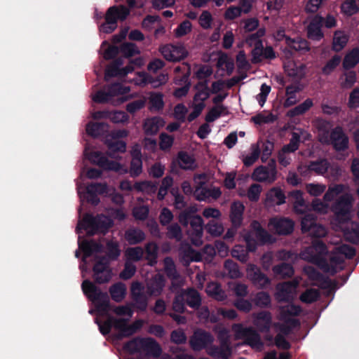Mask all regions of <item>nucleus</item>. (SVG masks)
Segmentation results:
<instances>
[{"mask_svg":"<svg viewBox=\"0 0 359 359\" xmlns=\"http://www.w3.org/2000/svg\"><path fill=\"white\" fill-rule=\"evenodd\" d=\"M164 269L167 276L172 280H175L179 278L175 269V264L171 258L166 257L164 259Z\"/></svg>","mask_w":359,"mask_h":359,"instance_id":"69168bd1","label":"nucleus"},{"mask_svg":"<svg viewBox=\"0 0 359 359\" xmlns=\"http://www.w3.org/2000/svg\"><path fill=\"white\" fill-rule=\"evenodd\" d=\"M184 297L187 299V304L191 308H198L201 302L198 292L195 290H189L187 292H183Z\"/></svg>","mask_w":359,"mask_h":359,"instance_id":"09e8293b","label":"nucleus"},{"mask_svg":"<svg viewBox=\"0 0 359 359\" xmlns=\"http://www.w3.org/2000/svg\"><path fill=\"white\" fill-rule=\"evenodd\" d=\"M212 69L209 65H200L197 67L195 71V78L198 83L196 86V90H208V83L212 75Z\"/></svg>","mask_w":359,"mask_h":359,"instance_id":"5701e85b","label":"nucleus"},{"mask_svg":"<svg viewBox=\"0 0 359 359\" xmlns=\"http://www.w3.org/2000/svg\"><path fill=\"white\" fill-rule=\"evenodd\" d=\"M165 125V121L158 116L147 118L145 120L143 129L146 135H154L158 133L160 128Z\"/></svg>","mask_w":359,"mask_h":359,"instance_id":"72a5a7b5","label":"nucleus"},{"mask_svg":"<svg viewBox=\"0 0 359 359\" xmlns=\"http://www.w3.org/2000/svg\"><path fill=\"white\" fill-rule=\"evenodd\" d=\"M124 348L130 353H142V338H135L130 341L128 342Z\"/></svg>","mask_w":359,"mask_h":359,"instance_id":"052dcab7","label":"nucleus"},{"mask_svg":"<svg viewBox=\"0 0 359 359\" xmlns=\"http://www.w3.org/2000/svg\"><path fill=\"white\" fill-rule=\"evenodd\" d=\"M355 250L353 248H352L350 245H342L339 247H337L335 248V250L333 251L332 255L330 257H335V259H337L338 257H341L342 259V262H344V256L346 258H352L355 255ZM343 269V263H341V268L339 270H341Z\"/></svg>","mask_w":359,"mask_h":359,"instance_id":"ea45409f","label":"nucleus"},{"mask_svg":"<svg viewBox=\"0 0 359 359\" xmlns=\"http://www.w3.org/2000/svg\"><path fill=\"white\" fill-rule=\"evenodd\" d=\"M253 324L260 332H268L271 325V315L268 311H262L253 315Z\"/></svg>","mask_w":359,"mask_h":359,"instance_id":"7c9ffc66","label":"nucleus"},{"mask_svg":"<svg viewBox=\"0 0 359 359\" xmlns=\"http://www.w3.org/2000/svg\"><path fill=\"white\" fill-rule=\"evenodd\" d=\"M309 138L310 135L306 131L299 129L292 133L290 143L284 146L282 149H283L284 151H287L288 153L294 152L298 149L300 140L304 141Z\"/></svg>","mask_w":359,"mask_h":359,"instance_id":"2f4dec72","label":"nucleus"},{"mask_svg":"<svg viewBox=\"0 0 359 359\" xmlns=\"http://www.w3.org/2000/svg\"><path fill=\"white\" fill-rule=\"evenodd\" d=\"M345 186L342 184H334L330 186L323 196V200L327 203L332 201L337 196L343 193Z\"/></svg>","mask_w":359,"mask_h":359,"instance_id":"49530a36","label":"nucleus"},{"mask_svg":"<svg viewBox=\"0 0 359 359\" xmlns=\"http://www.w3.org/2000/svg\"><path fill=\"white\" fill-rule=\"evenodd\" d=\"M327 250L326 245L321 241L313 242L312 245L306 248L300 253V257L306 261L314 263L327 273L334 274L341 268L342 259L330 257L328 264L325 257Z\"/></svg>","mask_w":359,"mask_h":359,"instance_id":"423d86ee","label":"nucleus"},{"mask_svg":"<svg viewBox=\"0 0 359 359\" xmlns=\"http://www.w3.org/2000/svg\"><path fill=\"white\" fill-rule=\"evenodd\" d=\"M206 292L209 296L219 301L223 300L226 297L221 286L216 283H209L206 287Z\"/></svg>","mask_w":359,"mask_h":359,"instance_id":"a18cd8bd","label":"nucleus"},{"mask_svg":"<svg viewBox=\"0 0 359 359\" xmlns=\"http://www.w3.org/2000/svg\"><path fill=\"white\" fill-rule=\"evenodd\" d=\"M300 278H295L292 282L279 284L276 287V298L278 302H287L292 299L297 293V287Z\"/></svg>","mask_w":359,"mask_h":359,"instance_id":"a211bd4d","label":"nucleus"},{"mask_svg":"<svg viewBox=\"0 0 359 359\" xmlns=\"http://www.w3.org/2000/svg\"><path fill=\"white\" fill-rule=\"evenodd\" d=\"M121 53L125 59H128L126 65L123 59H118L110 64L105 70L104 79L109 81L112 77L123 78L133 72L135 67L144 64L142 57H138L134 60L130 57L140 54V50L133 43H124L121 47Z\"/></svg>","mask_w":359,"mask_h":359,"instance_id":"39448f33","label":"nucleus"},{"mask_svg":"<svg viewBox=\"0 0 359 359\" xmlns=\"http://www.w3.org/2000/svg\"><path fill=\"white\" fill-rule=\"evenodd\" d=\"M274 274L280 278L290 277L294 273V269L290 264H281L273 268Z\"/></svg>","mask_w":359,"mask_h":359,"instance_id":"603ef678","label":"nucleus"},{"mask_svg":"<svg viewBox=\"0 0 359 359\" xmlns=\"http://www.w3.org/2000/svg\"><path fill=\"white\" fill-rule=\"evenodd\" d=\"M312 209L319 214H326L330 210V205L327 201L319 198L314 199L311 203Z\"/></svg>","mask_w":359,"mask_h":359,"instance_id":"0e129e2a","label":"nucleus"},{"mask_svg":"<svg viewBox=\"0 0 359 359\" xmlns=\"http://www.w3.org/2000/svg\"><path fill=\"white\" fill-rule=\"evenodd\" d=\"M232 330L236 339H245L246 343L257 351L262 349L264 344L261 338L252 328L244 327L242 325H234Z\"/></svg>","mask_w":359,"mask_h":359,"instance_id":"9b49d317","label":"nucleus"},{"mask_svg":"<svg viewBox=\"0 0 359 359\" xmlns=\"http://www.w3.org/2000/svg\"><path fill=\"white\" fill-rule=\"evenodd\" d=\"M177 163L183 170H194L197 167L193 155L184 151H180L177 154Z\"/></svg>","mask_w":359,"mask_h":359,"instance_id":"c9c22d12","label":"nucleus"},{"mask_svg":"<svg viewBox=\"0 0 359 359\" xmlns=\"http://www.w3.org/2000/svg\"><path fill=\"white\" fill-rule=\"evenodd\" d=\"M290 195L294 200V211L297 213L303 214L306 209V205L303 198L302 192L301 191H292Z\"/></svg>","mask_w":359,"mask_h":359,"instance_id":"79ce46f5","label":"nucleus"},{"mask_svg":"<svg viewBox=\"0 0 359 359\" xmlns=\"http://www.w3.org/2000/svg\"><path fill=\"white\" fill-rule=\"evenodd\" d=\"M244 205L240 201H234L231 205L229 218L232 226L238 228L243 222Z\"/></svg>","mask_w":359,"mask_h":359,"instance_id":"cd10ccee","label":"nucleus"},{"mask_svg":"<svg viewBox=\"0 0 359 359\" xmlns=\"http://www.w3.org/2000/svg\"><path fill=\"white\" fill-rule=\"evenodd\" d=\"M128 132L126 130H118L111 132L104 138V143L109 149V156L115 158V161L109 160L100 151L89 152V149L86 147L84 156L93 163L96 164L102 168L107 170L114 171L118 174H126L128 172L126 164H122L118 161L116 153H124L126 151V143L120 140V138L128 136Z\"/></svg>","mask_w":359,"mask_h":359,"instance_id":"f03ea898","label":"nucleus"},{"mask_svg":"<svg viewBox=\"0 0 359 359\" xmlns=\"http://www.w3.org/2000/svg\"><path fill=\"white\" fill-rule=\"evenodd\" d=\"M246 271L248 277L255 285L259 287H264L270 283L269 279L262 274L255 265H248Z\"/></svg>","mask_w":359,"mask_h":359,"instance_id":"a878e982","label":"nucleus"},{"mask_svg":"<svg viewBox=\"0 0 359 359\" xmlns=\"http://www.w3.org/2000/svg\"><path fill=\"white\" fill-rule=\"evenodd\" d=\"M190 224L191 229L188 234L191 241L194 245L200 246L203 244V220L201 216L196 215L191 217Z\"/></svg>","mask_w":359,"mask_h":359,"instance_id":"aec40b11","label":"nucleus"},{"mask_svg":"<svg viewBox=\"0 0 359 359\" xmlns=\"http://www.w3.org/2000/svg\"><path fill=\"white\" fill-rule=\"evenodd\" d=\"M252 179L259 182L272 183L276 180L277 170L276 161L271 160L267 166H259L252 174Z\"/></svg>","mask_w":359,"mask_h":359,"instance_id":"2eb2a0df","label":"nucleus"},{"mask_svg":"<svg viewBox=\"0 0 359 359\" xmlns=\"http://www.w3.org/2000/svg\"><path fill=\"white\" fill-rule=\"evenodd\" d=\"M251 228L250 231L243 230L241 232V236L247 244L248 251H255L257 245L272 242L271 236L261 226L259 222L253 221L251 223Z\"/></svg>","mask_w":359,"mask_h":359,"instance_id":"0eeeda50","label":"nucleus"},{"mask_svg":"<svg viewBox=\"0 0 359 359\" xmlns=\"http://www.w3.org/2000/svg\"><path fill=\"white\" fill-rule=\"evenodd\" d=\"M134 189L137 191L151 195L156 192L157 187L155 184H153L151 182L143 181L140 182H136L134 184Z\"/></svg>","mask_w":359,"mask_h":359,"instance_id":"864d4df0","label":"nucleus"},{"mask_svg":"<svg viewBox=\"0 0 359 359\" xmlns=\"http://www.w3.org/2000/svg\"><path fill=\"white\" fill-rule=\"evenodd\" d=\"M82 189V186L77 184V191L81 201L86 199L93 205H97L100 202L98 195L107 194L109 191L106 184H92L88 186L86 193L83 192Z\"/></svg>","mask_w":359,"mask_h":359,"instance_id":"4468645a","label":"nucleus"},{"mask_svg":"<svg viewBox=\"0 0 359 359\" xmlns=\"http://www.w3.org/2000/svg\"><path fill=\"white\" fill-rule=\"evenodd\" d=\"M298 170L304 177H307L313 171L318 175L328 178H335L340 174V169L337 165H331L325 159L311 162L309 166H299Z\"/></svg>","mask_w":359,"mask_h":359,"instance_id":"6e6552de","label":"nucleus"},{"mask_svg":"<svg viewBox=\"0 0 359 359\" xmlns=\"http://www.w3.org/2000/svg\"><path fill=\"white\" fill-rule=\"evenodd\" d=\"M259 154V146L257 144H252L251 146V153L243 159L244 165L246 166L252 165L258 159Z\"/></svg>","mask_w":359,"mask_h":359,"instance_id":"680f3d73","label":"nucleus"},{"mask_svg":"<svg viewBox=\"0 0 359 359\" xmlns=\"http://www.w3.org/2000/svg\"><path fill=\"white\" fill-rule=\"evenodd\" d=\"M319 292L316 289H309L300 295V300L306 304L312 303L318 299Z\"/></svg>","mask_w":359,"mask_h":359,"instance_id":"774afa93","label":"nucleus"},{"mask_svg":"<svg viewBox=\"0 0 359 359\" xmlns=\"http://www.w3.org/2000/svg\"><path fill=\"white\" fill-rule=\"evenodd\" d=\"M286 43L291 48L297 51H308L309 47L306 40L298 38L297 39H291L290 38H286Z\"/></svg>","mask_w":359,"mask_h":359,"instance_id":"3c124183","label":"nucleus"},{"mask_svg":"<svg viewBox=\"0 0 359 359\" xmlns=\"http://www.w3.org/2000/svg\"><path fill=\"white\" fill-rule=\"evenodd\" d=\"M210 96L209 91H198L195 95L193 102V111L188 116L189 121H194L196 118H197L203 111L205 107V104L203 102L207 98Z\"/></svg>","mask_w":359,"mask_h":359,"instance_id":"b1692460","label":"nucleus"},{"mask_svg":"<svg viewBox=\"0 0 359 359\" xmlns=\"http://www.w3.org/2000/svg\"><path fill=\"white\" fill-rule=\"evenodd\" d=\"M331 140L334 149L337 151L344 150L348 147V137L341 128H337L332 132Z\"/></svg>","mask_w":359,"mask_h":359,"instance_id":"473e14b6","label":"nucleus"},{"mask_svg":"<svg viewBox=\"0 0 359 359\" xmlns=\"http://www.w3.org/2000/svg\"><path fill=\"white\" fill-rule=\"evenodd\" d=\"M81 287L83 293L96 307L95 311L90 310L89 313L91 314L94 312L97 313V317L95 322L102 334H108L111 327L114 326L123 336L128 337L132 335L142 327L144 321L142 320H137L133 324L128 325V321L126 320L116 319L111 317H108L107 320L102 323L100 318L104 314L107 315L110 310L108 294L100 292L93 283L87 280L83 282Z\"/></svg>","mask_w":359,"mask_h":359,"instance_id":"f257e3e1","label":"nucleus"},{"mask_svg":"<svg viewBox=\"0 0 359 359\" xmlns=\"http://www.w3.org/2000/svg\"><path fill=\"white\" fill-rule=\"evenodd\" d=\"M213 341L214 338L210 334L203 330H197L191 337L189 343L191 347L194 351L206 348L207 351L208 348L212 347V346H209L212 345Z\"/></svg>","mask_w":359,"mask_h":359,"instance_id":"6ab92c4d","label":"nucleus"},{"mask_svg":"<svg viewBox=\"0 0 359 359\" xmlns=\"http://www.w3.org/2000/svg\"><path fill=\"white\" fill-rule=\"evenodd\" d=\"M218 339L220 341L221 346L219 348L212 346L208 348L207 353L217 359H228L231 355V349L229 343V332L226 329L222 327L218 331Z\"/></svg>","mask_w":359,"mask_h":359,"instance_id":"ddd939ff","label":"nucleus"},{"mask_svg":"<svg viewBox=\"0 0 359 359\" xmlns=\"http://www.w3.org/2000/svg\"><path fill=\"white\" fill-rule=\"evenodd\" d=\"M129 14V10L123 6H112L110 7L105 17V22L100 27V32L104 33H111L117 27V20H123Z\"/></svg>","mask_w":359,"mask_h":359,"instance_id":"9d476101","label":"nucleus"},{"mask_svg":"<svg viewBox=\"0 0 359 359\" xmlns=\"http://www.w3.org/2000/svg\"><path fill=\"white\" fill-rule=\"evenodd\" d=\"M196 189L194 192L195 198L198 201H206L210 198L208 195L209 188L205 187L206 176L204 174L196 175L194 177Z\"/></svg>","mask_w":359,"mask_h":359,"instance_id":"393cba45","label":"nucleus"},{"mask_svg":"<svg viewBox=\"0 0 359 359\" xmlns=\"http://www.w3.org/2000/svg\"><path fill=\"white\" fill-rule=\"evenodd\" d=\"M348 37L342 31H336L333 37V49L335 51L341 50L348 42Z\"/></svg>","mask_w":359,"mask_h":359,"instance_id":"37998d69","label":"nucleus"},{"mask_svg":"<svg viewBox=\"0 0 359 359\" xmlns=\"http://www.w3.org/2000/svg\"><path fill=\"white\" fill-rule=\"evenodd\" d=\"M326 189L325 184L309 183L306 185V191L312 196H320Z\"/></svg>","mask_w":359,"mask_h":359,"instance_id":"338daca9","label":"nucleus"},{"mask_svg":"<svg viewBox=\"0 0 359 359\" xmlns=\"http://www.w3.org/2000/svg\"><path fill=\"white\" fill-rule=\"evenodd\" d=\"M302 231L312 237H323L327 234V229L321 224L316 223V217L306 215L302 220Z\"/></svg>","mask_w":359,"mask_h":359,"instance_id":"f3484780","label":"nucleus"},{"mask_svg":"<svg viewBox=\"0 0 359 359\" xmlns=\"http://www.w3.org/2000/svg\"><path fill=\"white\" fill-rule=\"evenodd\" d=\"M126 239L130 244H136L142 241L144 238V233L140 229H130L126 232Z\"/></svg>","mask_w":359,"mask_h":359,"instance_id":"8fccbe9b","label":"nucleus"},{"mask_svg":"<svg viewBox=\"0 0 359 359\" xmlns=\"http://www.w3.org/2000/svg\"><path fill=\"white\" fill-rule=\"evenodd\" d=\"M165 286V280L163 276L158 274L148 283L147 290L149 295L157 296L160 294Z\"/></svg>","mask_w":359,"mask_h":359,"instance_id":"4c0bfd02","label":"nucleus"},{"mask_svg":"<svg viewBox=\"0 0 359 359\" xmlns=\"http://www.w3.org/2000/svg\"><path fill=\"white\" fill-rule=\"evenodd\" d=\"M285 203V196L280 188L273 187L267 192L264 203L266 207L280 205Z\"/></svg>","mask_w":359,"mask_h":359,"instance_id":"bb28decb","label":"nucleus"},{"mask_svg":"<svg viewBox=\"0 0 359 359\" xmlns=\"http://www.w3.org/2000/svg\"><path fill=\"white\" fill-rule=\"evenodd\" d=\"M276 120V116L271 112L263 111L251 118V121L256 125H262L272 123Z\"/></svg>","mask_w":359,"mask_h":359,"instance_id":"de8ad7c7","label":"nucleus"},{"mask_svg":"<svg viewBox=\"0 0 359 359\" xmlns=\"http://www.w3.org/2000/svg\"><path fill=\"white\" fill-rule=\"evenodd\" d=\"M255 36L251 35L247 40L250 46H254L255 48L252 50V62H260L263 58V45L260 40L254 42Z\"/></svg>","mask_w":359,"mask_h":359,"instance_id":"a19ab883","label":"nucleus"},{"mask_svg":"<svg viewBox=\"0 0 359 359\" xmlns=\"http://www.w3.org/2000/svg\"><path fill=\"white\" fill-rule=\"evenodd\" d=\"M305 274L308 276L310 285H317L323 288H325L329 285L328 280L323 278V276L318 273L312 266H306L304 269Z\"/></svg>","mask_w":359,"mask_h":359,"instance_id":"c756f323","label":"nucleus"},{"mask_svg":"<svg viewBox=\"0 0 359 359\" xmlns=\"http://www.w3.org/2000/svg\"><path fill=\"white\" fill-rule=\"evenodd\" d=\"M112 224L113 222L111 218L102 215L94 218L87 215L81 221L79 222L76 232L79 234V250L83 253V264L80 265L83 277L85 276L84 273L88 270L87 259L91 256L96 257L97 254L101 251L102 245L94 241H81L80 236L81 230H85L89 235H93L97 232L104 233Z\"/></svg>","mask_w":359,"mask_h":359,"instance_id":"7ed1b4c3","label":"nucleus"},{"mask_svg":"<svg viewBox=\"0 0 359 359\" xmlns=\"http://www.w3.org/2000/svg\"><path fill=\"white\" fill-rule=\"evenodd\" d=\"M109 292L111 296V298L117 302H119L123 299L126 295V287L124 284L121 283H118L112 285L110 289Z\"/></svg>","mask_w":359,"mask_h":359,"instance_id":"c03bdc74","label":"nucleus"},{"mask_svg":"<svg viewBox=\"0 0 359 359\" xmlns=\"http://www.w3.org/2000/svg\"><path fill=\"white\" fill-rule=\"evenodd\" d=\"M107 128L105 123H89L86 126V133L93 137H97Z\"/></svg>","mask_w":359,"mask_h":359,"instance_id":"4d7b16f0","label":"nucleus"},{"mask_svg":"<svg viewBox=\"0 0 359 359\" xmlns=\"http://www.w3.org/2000/svg\"><path fill=\"white\" fill-rule=\"evenodd\" d=\"M323 21L321 16H316L313 21L308 26V36L313 40H320L323 38V34L320 29V24Z\"/></svg>","mask_w":359,"mask_h":359,"instance_id":"e433bc0d","label":"nucleus"},{"mask_svg":"<svg viewBox=\"0 0 359 359\" xmlns=\"http://www.w3.org/2000/svg\"><path fill=\"white\" fill-rule=\"evenodd\" d=\"M341 12L348 16H351L359 11V6L354 0H347L341 6Z\"/></svg>","mask_w":359,"mask_h":359,"instance_id":"13d9d810","label":"nucleus"},{"mask_svg":"<svg viewBox=\"0 0 359 359\" xmlns=\"http://www.w3.org/2000/svg\"><path fill=\"white\" fill-rule=\"evenodd\" d=\"M206 230L208 233L214 237H218L224 232V226L222 224L215 221H210L206 224Z\"/></svg>","mask_w":359,"mask_h":359,"instance_id":"e2e57ef3","label":"nucleus"},{"mask_svg":"<svg viewBox=\"0 0 359 359\" xmlns=\"http://www.w3.org/2000/svg\"><path fill=\"white\" fill-rule=\"evenodd\" d=\"M130 91H96L91 95L93 100L98 103L119 105L129 99Z\"/></svg>","mask_w":359,"mask_h":359,"instance_id":"f8f14e48","label":"nucleus"},{"mask_svg":"<svg viewBox=\"0 0 359 359\" xmlns=\"http://www.w3.org/2000/svg\"><path fill=\"white\" fill-rule=\"evenodd\" d=\"M284 68L287 74L292 77L302 78L305 74V65L297 63L293 60H288L285 62Z\"/></svg>","mask_w":359,"mask_h":359,"instance_id":"f704fd0d","label":"nucleus"},{"mask_svg":"<svg viewBox=\"0 0 359 359\" xmlns=\"http://www.w3.org/2000/svg\"><path fill=\"white\" fill-rule=\"evenodd\" d=\"M359 62V49H353L348 53L344 60L343 65L346 69L353 67Z\"/></svg>","mask_w":359,"mask_h":359,"instance_id":"5fc2aeb1","label":"nucleus"},{"mask_svg":"<svg viewBox=\"0 0 359 359\" xmlns=\"http://www.w3.org/2000/svg\"><path fill=\"white\" fill-rule=\"evenodd\" d=\"M302 309L299 306L294 304H288L286 306L282 307L280 320L284 324L275 323L274 327L278 328L283 334H287L293 327L299 325V321L292 317L299 315Z\"/></svg>","mask_w":359,"mask_h":359,"instance_id":"1a4fd4ad","label":"nucleus"},{"mask_svg":"<svg viewBox=\"0 0 359 359\" xmlns=\"http://www.w3.org/2000/svg\"><path fill=\"white\" fill-rule=\"evenodd\" d=\"M93 273L95 280L99 283L108 282L111 279V271L106 258L103 257L95 264Z\"/></svg>","mask_w":359,"mask_h":359,"instance_id":"4be33fe9","label":"nucleus"},{"mask_svg":"<svg viewBox=\"0 0 359 359\" xmlns=\"http://www.w3.org/2000/svg\"><path fill=\"white\" fill-rule=\"evenodd\" d=\"M142 353L147 356L151 355L154 358H158L161 352V348L160 345L152 338H142Z\"/></svg>","mask_w":359,"mask_h":359,"instance_id":"c85d7f7f","label":"nucleus"},{"mask_svg":"<svg viewBox=\"0 0 359 359\" xmlns=\"http://www.w3.org/2000/svg\"><path fill=\"white\" fill-rule=\"evenodd\" d=\"M118 48L114 46H110L108 42H102L100 53L105 59H111L118 53Z\"/></svg>","mask_w":359,"mask_h":359,"instance_id":"bf43d9fd","label":"nucleus"},{"mask_svg":"<svg viewBox=\"0 0 359 359\" xmlns=\"http://www.w3.org/2000/svg\"><path fill=\"white\" fill-rule=\"evenodd\" d=\"M162 55L168 61L182 60L187 57L188 51L184 44H167L160 49Z\"/></svg>","mask_w":359,"mask_h":359,"instance_id":"dca6fc26","label":"nucleus"},{"mask_svg":"<svg viewBox=\"0 0 359 359\" xmlns=\"http://www.w3.org/2000/svg\"><path fill=\"white\" fill-rule=\"evenodd\" d=\"M269 229L278 234H289L294 229V222L287 218L273 217L271 218L268 224Z\"/></svg>","mask_w":359,"mask_h":359,"instance_id":"412c9836","label":"nucleus"},{"mask_svg":"<svg viewBox=\"0 0 359 359\" xmlns=\"http://www.w3.org/2000/svg\"><path fill=\"white\" fill-rule=\"evenodd\" d=\"M217 66L226 74H230L234 68L233 60L225 53H219Z\"/></svg>","mask_w":359,"mask_h":359,"instance_id":"58836bf2","label":"nucleus"},{"mask_svg":"<svg viewBox=\"0 0 359 359\" xmlns=\"http://www.w3.org/2000/svg\"><path fill=\"white\" fill-rule=\"evenodd\" d=\"M144 251L140 247L128 248L125 252L126 261L130 262H137L143 257Z\"/></svg>","mask_w":359,"mask_h":359,"instance_id":"6e6d98bb","label":"nucleus"},{"mask_svg":"<svg viewBox=\"0 0 359 359\" xmlns=\"http://www.w3.org/2000/svg\"><path fill=\"white\" fill-rule=\"evenodd\" d=\"M353 201L351 194H345L334 202L332 211L335 218L332 224L336 231L343 232L347 241L356 243L359 241V226L351 220Z\"/></svg>","mask_w":359,"mask_h":359,"instance_id":"20e7f679","label":"nucleus"}]
</instances>
